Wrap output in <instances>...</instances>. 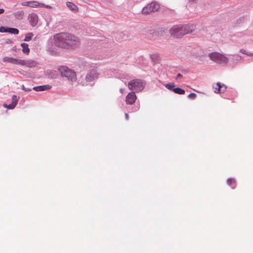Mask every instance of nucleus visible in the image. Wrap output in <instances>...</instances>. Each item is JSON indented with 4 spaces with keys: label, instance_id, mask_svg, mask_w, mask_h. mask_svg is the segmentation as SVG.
Segmentation results:
<instances>
[{
    "label": "nucleus",
    "instance_id": "obj_1",
    "mask_svg": "<svg viewBox=\"0 0 253 253\" xmlns=\"http://www.w3.org/2000/svg\"><path fill=\"white\" fill-rule=\"evenodd\" d=\"M53 39L56 45L64 48H71L80 44V40L77 37L67 33L57 34Z\"/></svg>",
    "mask_w": 253,
    "mask_h": 253
},
{
    "label": "nucleus",
    "instance_id": "obj_2",
    "mask_svg": "<svg viewBox=\"0 0 253 253\" xmlns=\"http://www.w3.org/2000/svg\"><path fill=\"white\" fill-rule=\"evenodd\" d=\"M195 29L193 25H175L169 30L170 35L175 38H180L183 35L191 33Z\"/></svg>",
    "mask_w": 253,
    "mask_h": 253
},
{
    "label": "nucleus",
    "instance_id": "obj_3",
    "mask_svg": "<svg viewBox=\"0 0 253 253\" xmlns=\"http://www.w3.org/2000/svg\"><path fill=\"white\" fill-rule=\"evenodd\" d=\"M59 70L62 77L67 78V79L71 82H74L77 80L76 73L73 70L69 69L66 66H62L59 68Z\"/></svg>",
    "mask_w": 253,
    "mask_h": 253
},
{
    "label": "nucleus",
    "instance_id": "obj_4",
    "mask_svg": "<svg viewBox=\"0 0 253 253\" xmlns=\"http://www.w3.org/2000/svg\"><path fill=\"white\" fill-rule=\"evenodd\" d=\"M145 84L143 80L134 79L128 82V87L130 90L140 91L144 89Z\"/></svg>",
    "mask_w": 253,
    "mask_h": 253
},
{
    "label": "nucleus",
    "instance_id": "obj_5",
    "mask_svg": "<svg viewBox=\"0 0 253 253\" xmlns=\"http://www.w3.org/2000/svg\"><path fill=\"white\" fill-rule=\"evenodd\" d=\"M209 56L214 62L220 64L226 63L228 61L227 58L225 55L218 52H212L209 55Z\"/></svg>",
    "mask_w": 253,
    "mask_h": 253
},
{
    "label": "nucleus",
    "instance_id": "obj_6",
    "mask_svg": "<svg viewBox=\"0 0 253 253\" xmlns=\"http://www.w3.org/2000/svg\"><path fill=\"white\" fill-rule=\"evenodd\" d=\"M159 8V4L155 2H152L142 9V13L143 14H148L151 12L157 11Z\"/></svg>",
    "mask_w": 253,
    "mask_h": 253
},
{
    "label": "nucleus",
    "instance_id": "obj_7",
    "mask_svg": "<svg viewBox=\"0 0 253 253\" xmlns=\"http://www.w3.org/2000/svg\"><path fill=\"white\" fill-rule=\"evenodd\" d=\"M99 74L96 70H91L87 72L85 76L86 82H91L98 78Z\"/></svg>",
    "mask_w": 253,
    "mask_h": 253
},
{
    "label": "nucleus",
    "instance_id": "obj_8",
    "mask_svg": "<svg viewBox=\"0 0 253 253\" xmlns=\"http://www.w3.org/2000/svg\"><path fill=\"white\" fill-rule=\"evenodd\" d=\"M136 98L137 97L134 92H129L126 98V103L129 105L133 104L136 100Z\"/></svg>",
    "mask_w": 253,
    "mask_h": 253
},
{
    "label": "nucleus",
    "instance_id": "obj_9",
    "mask_svg": "<svg viewBox=\"0 0 253 253\" xmlns=\"http://www.w3.org/2000/svg\"><path fill=\"white\" fill-rule=\"evenodd\" d=\"M19 65L29 68H33L37 65V63L33 60H24L20 59Z\"/></svg>",
    "mask_w": 253,
    "mask_h": 253
},
{
    "label": "nucleus",
    "instance_id": "obj_10",
    "mask_svg": "<svg viewBox=\"0 0 253 253\" xmlns=\"http://www.w3.org/2000/svg\"><path fill=\"white\" fill-rule=\"evenodd\" d=\"M213 88L215 93H221L224 92L226 89V86L223 84H221L219 82L214 84Z\"/></svg>",
    "mask_w": 253,
    "mask_h": 253
},
{
    "label": "nucleus",
    "instance_id": "obj_11",
    "mask_svg": "<svg viewBox=\"0 0 253 253\" xmlns=\"http://www.w3.org/2000/svg\"><path fill=\"white\" fill-rule=\"evenodd\" d=\"M28 19L29 20V22L31 24V25L34 27L37 25L38 22V16L37 14L35 13H31L29 14L28 16Z\"/></svg>",
    "mask_w": 253,
    "mask_h": 253
},
{
    "label": "nucleus",
    "instance_id": "obj_12",
    "mask_svg": "<svg viewBox=\"0 0 253 253\" xmlns=\"http://www.w3.org/2000/svg\"><path fill=\"white\" fill-rule=\"evenodd\" d=\"M20 59L14 58L10 57H4L2 59L3 62H8L16 65H19Z\"/></svg>",
    "mask_w": 253,
    "mask_h": 253
},
{
    "label": "nucleus",
    "instance_id": "obj_13",
    "mask_svg": "<svg viewBox=\"0 0 253 253\" xmlns=\"http://www.w3.org/2000/svg\"><path fill=\"white\" fill-rule=\"evenodd\" d=\"M18 101V98H17V96L15 95H14L12 96V103L10 104H9V105H4V106L8 109H13L14 108V107L16 105Z\"/></svg>",
    "mask_w": 253,
    "mask_h": 253
},
{
    "label": "nucleus",
    "instance_id": "obj_14",
    "mask_svg": "<svg viewBox=\"0 0 253 253\" xmlns=\"http://www.w3.org/2000/svg\"><path fill=\"white\" fill-rule=\"evenodd\" d=\"M44 6V4L37 1H31L30 7L32 8H41Z\"/></svg>",
    "mask_w": 253,
    "mask_h": 253
},
{
    "label": "nucleus",
    "instance_id": "obj_15",
    "mask_svg": "<svg viewBox=\"0 0 253 253\" xmlns=\"http://www.w3.org/2000/svg\"><path fill=\"white\" fill-rule=\"evenodd\" d=\"M51 88V86L49 85H41L34 87V89L36 91H44Z\"/></svg>",
    "mask_w": 253,
    "mask_h": 253
},
{
    "label": "nucleus",
    "instance_id": "obj_16",
    "mask_svg": "<svg viewBox=\"0 0 253 253\" xmlns=\"http://www.w3.org/2000/svg\"><path fill=\"white\" fill-rule=\"evenodd\" d=\"M15 18L18 20H21L23 18L24 12L23 11H18L13 13Z\"/></svg>",
    "mask_w": 253,
    "mask_h": 253
},
{
    "label": "nucleus",
    "instance_id": "obj_17",
    "mask_svg": "<svg viewBox=\"0 0 253 253\" xmlns=\"http://www.w3.org/2000/svg\"><path fill=\"white\" fill-rule=\"evenodd\" d=\"M21 45L23 48V52L26 54H29L30 52V49L28 47V44L26 43H22Z\"/></svg>",
    "mask_w": 253,
    "mask_h": 253
},
{
    "label": "nucleus",
    "instance_id": "obj_18",
    "mask_svg": "<svg viewBox=\"0 0 253 253\" xmlns=\"http://www.w3.org/2000/svg\"><path fill=\"white\" fill-rule=\"evenodd\" d=\"M67 6L69 7L71 10L73 11H77L78 7L77 6L71 2H68L67 3Z\"/></svg>",
    "mask_w": 253,
    "mask_h": 253
},
{
    "label": "nucleus",
    "instance_id": "obj_19",
    "mask_svg": "<svg viewBox=\"0 0 253 253\" xmlns=\"http://www.w3.org/2000/svg\"><path fill=\"white\" fill-rule=\"evenodd\" d=\"M6 32L17 35L19 33V30L14 28H8L6 29Z\"/></svg>",
    "mask_w": 253,
    "mask_h": 253
},
{
    "label": "nucleus",
    "instance_id": "obj_20",
    "mask_svg": "<svg viewBox=\"0 0 253 253\" xmlns=\"http://www.w3.org/2000/svg\"><path fill=\"white\" fill-rule=\"evenodd\" d=\"M172 90L174 93L178 94H184L185 93V90L179 87L174 88Z\"/></svg>",
    "mask_w": 253,
    "mask_h": 253
},
{
    "label": "nucleus",
    "instance_id": "obj_21",
    "mask_svg": "<svg viewBox=\"0 0 253 253\" xmlns=\"http://www.w3.org/2000/svg\"><path fill=\"white\" fill-rule=\"evenodd\" d=\"M33 37V34L32 33H27L24 39V41L29 42L31 40L32 37Z\"/></svg>",
    "mask_w": 253,
    "mask_h": 253
},
{
    "label": "nucleus",
    "instance_id": "obj_22",
    "mask_svg": "<svg viewBox=\"0 0 253 253\" xmlns=\"http://www.w3.org/2000/svg\"><path fill=\"white\" fill-rule=\"evenodd\" d=\"M151 58L154 62H157L159 61L160 56L157 54H153L151 55Z\"/></svg>",
    "mask_w": 253,
    "mask_h": 253
},
{
    "label": "nucleus",
    "instance_id": "obj_23",
    "mask_svg": "<svg viewBox=\"0 0 253 253\" xmlns=\"http://www.w3.org/2000/svg\"><path fill=\"white\" fill-rule=\"evenodd\" d=\"M165 86L169 89L172 90L173 88H174L173 87L175 86V84L173 83H171L166 84Z\"/></svg>",
    "mask_w": 253,
    "mask_h": 253
},
{
    "label": "nucleus",
    "instance_id": "obj_24",
    "mask_svg": "<svg viewBox=\"0 0 253 253\" xmlns=\"http://www.w3.org/2000/svg\"><path fill=\"white\" fill-rule=\"evenodd\" d=\"M227 184L229 185H231L233 183H235V180L234 179H233V178H229L228 180H227Z\"/></svg>",
    "mask_w": 253,
    "mask_h": 253
},
{
    "label": "nucleus",
    "instance_id": "obj_25",
    "mask_svg": "<svg viewBox=\"0 0 253 253\" xmlns=\"http://www.w3.org/2000/svg\"><path fill=\"white\" fill-rule=\"evenodd\" d=\"M196 94L194 93H191L188 95V97L190 99H194L196 98Z\"/></svg>",
    "mask_w": 253,
    "mask_h": 253
},
{
    "label": "nucleus",
    "instance_id": "obj_26",
    "mask_svg": "<svg viewBox=\"0 0 253 253\" xmlns=\"http://www.w3.org/2000/svg\"><path fill=\"white\" fill-rule=\"evenodd\" d=\"M30 1H24L21 3L23 6H27L30 7Z\"/></svg>",
    "mask_w": 253,
    "mask_h": 253
},
{
    "label": "nucleus",
    "instance_id": "obj_27",
    "mask_svg": "<svg viewBox=\"0 0 253 253\" xmlns=\"http://www.w3.org/2000/svg\"><path fill=\"white\" fill-rule=\"evenodd\" d=\"M240 52L244 53V54H247V55H253V53H248L247 52H246V51L244 49H241L240 50Z\"/></svg>",
    "mask_w": 253,
    "mask_h": 253
},
{
    "label": "nucleus",
    "instance_id": "obj_28",
    "mask_svg": "<svg viewBox=\"0 0 253 253\" xmlns=\"http://www.w3.org/2000/svg\"><path fill=\"white\" fill-rule=\"evenodd\" d=\"M6 29H5L4 27H0V32H6Z\"/></svg>",
    "mask_w": 253,
    "mask_h": 253
},
{
    "label": "nucleus",
    "instance_id": "obj_29",
    "mask_svg": "<svg viewBox=\"0 0 253 253\" xmlns=\"http://www.w3.org/2000/svg\"><path fill=\"white\" fill-rule=\"evenodd\" d=\"M43 7H45L48 9H51L52 8V6H51L50 5H44V6Z\"/></svg>",
    "mask_w": 253,
    "mask_h": 253
},
{
    "label": "nucleus",
    "instance_id": "obj_30",
    "mask_svg": "<svg viewBox=\"0 0 253 253\" xmlns=\"http://www.w3.org/2000/svg\"><path fill=\"white\" fill-rule=\"evenodd\" d=\"M4 12V10L2 8H0V14H3Z\"/></svg>",
    "mask_w": 253,
    "mask_h": 253
},
{
    "label": "nucleus",
    "instance_id": "obj_31",
    "mask_svg": "<svg viewBox=\"0 0 253 253\" xmlns=\"http://www.w3.org/2000/svg\"><path fill=\"white\" fill-rule=\"evenodd\" d=\"M182 75H181V74L178 73V74H177V77H176V78H177V79H178V78H181V77H182Z\"/></svg>",
    "mask_w": 253,
    "mask_h": 253
},
{
    "label": "nucleus",
    "instance_id": "obj_32",
    "mask_svg": "<svg viewBox=\"0 0 253 253\" xmlns=\"http://www.w3.org/2000/svg\"><path fill=\"white\" fill-rule=\"evenodd\" d=\"M125 117H126V119L127 120L128 119V115L127 114H125Z\"/></svg>",
    "mask_w": 253,
    "mask_h": 253
},
{
    "label": "nucleus",
    "instance_id": "obj_33",
    "mask_svg": "<svg viewBox=\"0 0 253 253\" xmlns=\"http://www.w3.org/2000/svg\"><path fill=\"white\" fill-rule=\"evenodd\" d=\"M120 92H121L122 93H123V92H124V89H123V88H121V89H120Z\"/></svg>",
    "mask_w": 253,
    "mask_h": 253
},
{
    "label": "nucleus",
    "instance_id": "obj_34",
    "mask_svg": "<svg viewBox=\"0 0 253 253\" xmlns=\"http://www.w3.org/2000/svg\"><path fill=\"white\" fill-rule=\"evenodd\" d=\"M82 84L83 85H84L85 84L84 83H82Z\"/></svg>",
    "mask_w": 253,
    "mask_h": 253
}]
</instances>
